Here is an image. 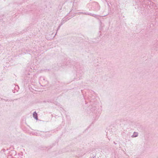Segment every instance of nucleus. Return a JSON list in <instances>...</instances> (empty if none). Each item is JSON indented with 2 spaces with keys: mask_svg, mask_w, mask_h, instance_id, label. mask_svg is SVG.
Returning a JSON list of instances; mask_svg holds the SVG:
<instances>
[{
  "mask_svg": "<svg viewBox=\"0 0 158 158\" xmlns=\"http://www.w3.org/2000/svg\"><path fill=\"white\" fill-rule=\"evenodd\" d=\"M33 117L36 120L38 119L37 116V114L35 112H34L33 114Z\"/></svg>",
  "mask_w": 158,
  "mask_h": 158,
  "instance_id": "f257e3e1",
  "label": "nucleus"
},
{
  "mask_svg": "<svg viewBox=\"0 0 158 158\" xmlns=\"http://www.w3.org/2000/svg\"><path fill=\"white\" fill-rule=\"evenodd\" d=\"M138 134L137 132H134V134L131 136V137L133 138L135 137H137L138 136Z\"/></svg>",
  "mask_w": 158,
  "mask_h": 158,
  "instance_id": "f03ea898",
  "label": "nucleus"
}]
</instances>
